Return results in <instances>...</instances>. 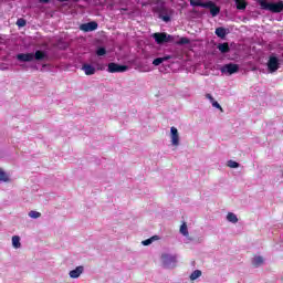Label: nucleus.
Instances as JSON below:
<instances>
[{
    "label": "nucleus",
    "instance_id": "obj_1",
    "mask_svg": "<svg viewBox=\"0 0 283 283\" xmlns=\"http://www.w3.org/2000/svg\"><path fill=\"white\" fill-rule=\"evenodd\" d=\"M258 4L261 10H266L268 12H272L273 14H280L283 12V1H266V0H258Z\"/></svg>",
    "mask_w": 283,
    "mask_h": 283
},
{
    "label": "nucleus",
    "instance_id": "obj_2",
    "mask_svg": "<svg viewBox=\"0 0 283 283\" xmlns=\"http://www.w3.org/2000/svg\"><path fill=\"white\" fill-rule=\"evenodd\" d=\"M153 39L157 45H165V43H175L176 36L168 34L167 32H157L154 33Z\"/></svg>",
    "mask_w": 283,
    "mask_h": 283
},
{
    "label": "nucleus",
    "instance_id": "obj_3",
    "mask_svg": "<svg viewBox=\"0 0 283 283\" xmlns=\"http://www.w3.org/2000/svg\"><path fill=\"white\" fill-rule=\"evenodd\" d=\"M156 14L158 19L164 21V23H170L171 17H174V9L161 6L157 8Z\"/></svg>",
    "mask_w": 283,
    "mask_h": 283
},
{
    "label": "nucleus",
    "instance_id": "obj_4",
    "mask_svg": "<svg viewBox=\"0 0 283 283\" xmlns=\"http://www.w3.org/2000/svg\"><path fill=\"white\" fill-rule=\"evenodd\" d=\"M221 74H228V76H231L233 74H238L240 72V64L235 63H228L220 67Z\"/></svg>",
    "mask_w": 283,
    "mask_h": 283
},
{
    "label": "nucleus",
    "instance_id": "obj_5",
    "mask_svg": "<svg viewBox=\"0 0 283 283\" xmlns=\"http://www.w3.org/2000/svg\"><path fill=\"white\" fill-rule=\"evenodd\" d=\"M266 65L269 72L273 74L274 72H277L280 70V65H282V63L280 62V59L276 55L272 54L270 55Z\"/></svg>",
    "mask_w": 283,
    "mask_h": 283
},
{
    "label": "nucleus",
    "instance_id": "obj_6",
    "mask_svg": "<svg viewBox=\"0 0 283 283\" xmlns=\"http://www.w3.org/2000/svg\"><path fill=\"white\" fill-rule=\"evenodd\" d=\"M127 70H129V66H127L125 64H118L115 62H111L107 65V72H109V74L127 72Z\"/></svg>",
    "mask_w": 283,
    "mask_h": 283
},
{
    "label": "nucleus",
    "instance_id": "obj_7",
    "mask_svg": "<svg viewBox=\"0 0 283 283\" xmlns=\"http://www.w3.org/2000/svg\"><path fill=\"white\" fill-rule=\"evenodd\" d=\"M161 262H163L165 269H175L178 261L176 260V255L163 254Z\"/></svg>",
    "mask_w": 283,
    "mask_h": 283
},
{
    "label": "nucleus",
    "instance_id": "obj_8",
    "mask_svg": "<svg viewBox=\"0 0 283 283\" xmlns=\"http://www.w3.org/2000/svg\"><path fill=\"white\" fill-rule=\"evenodd\" d=\"M203 8L206 10H210L211 17H218V14H220V7H218V4H216V2L211 0L206 1V4H203Z\"/></svg>",
    "mask_w": 283,
    "mask_h": 283
},
{
    "label": "nucleus",
    "instance_id": "obj_9",
    "mask_svg": "<svg viewBox=\"0 0 283 283\" xmlns=\"http://www.w3.org/2000/svg\"><path fill=\"white\" fill-rule=\"evenodd\" d=\"M80 30H82V32H94L98 30V23L96 21L83 23L80 25Z\"/></svg>",
    "mask_w": 283,
    "mask_h": 283
},
{
    "label": "nucleus",
    "instance_id": "obj_10",
    "mask_svg": "<svg viewBox=\"0 0 283 283\" xmlns=\"http://www.w3.org/2000/svg\"><path fill=\"white\" fill-rule=\"evenodd\" d=\"M170 138L174 147H178V145H180V135L178 134V128L174 126L170 128Z\"/></svg>",
    "mask_w": 283,
    "mask_h": 283
},
{
    "label": "nucleus",
    "instance_id": "obj_11",
    "mask_svg": "<svg viewBox=\"0 0 283 283\" xmlns=\"http://www.w3.org/2000/svg\"><path fill=\"white\" fill-rule=\"evenodd\" d=\"M17 61L20 63H32L33 60V53H19L15 55Z\"/></svg>",
    "mask_w": 283,
    "mask_h": 283
},
{
    "label": "nucleus",
    "instance_id": "obj_12",
    "mask_svg": "<svg viewBox=\"0 0 283 283\" xmlns=\"http://www.w3.org/2000/svg\"><path fill=\"white\" fill-rule=\"evenodd\" d=\"M82 71L86 74V76H94V74H96V67L90 63H84L82 65Z\"/></svg>",
    "mask_w": 283,
    "mask_h": 283
},
{
    "label": "nucleus",
    "instance_id": "obj_13",
    "mask_svg": "<svg viewBox=\"0 0 283 283\" xmlns=\"http://www.w3.org/2000/svg\"><path fill=\"white\" fill-rule=\"evenodd\" d=\"M33 54V61H45L48 53L43 50H36Z\"/></svg>",
    "mask_w": 283,
    "mask_h": 283
},
{
    "label": "nucleus",
    "instance_id": "obj_14",
    "mask_svg": "<svg viewBox=\"0 0 283 283\" xmlns=\"http://www.w3.org/2000/svg\"><path fill=\"white\" fill-rule=\"evenodd\" d=\"M85 271V268L83 265L77 266L76 269L70 271L69 275L73 280H76L77 277H81V274Z\"/></svg>",
    "mask_w": 283,
    "mask_h": 283
},
{
    "label": "nucleus",
    "instance_id": "obj_15",
    "mask_svg": "<svg viewBox=\"0 0 283 283\" xmlns=\"http://www.w3.org/2000/svg\"><path fill=\"white\" fill-rule=\"evenodd\" d=\"M217 50H219L221 54H229V52H231V48L229 46V43H219L217 45Z\"/></svg>",
    "mask_w": 283,
    "mask_h": 283
},
{
    "label": "nucleus",
    "instance_id": "obj_16",
    "mask_svg": "<svg viewBox=\"0 0 283 283\" xmlns=\"http://www.w3.org/2000/svg\"><path fill=\"white\" fill-rule=\"evenodd\" d=\"M229 32H227V30L224 29V27H219L216 29L214 34L216 36H218L219 39H227V34Z\"/></svg>",
    "mask_w": 283,
    "mask_h": 283
},
{
    "label": "nucleus",
    "instance_id": "obj_17",
    "mask_svg": "<svg viewBox=\"0 0 283 283\" xmlns=\"http://www.w3.org/2000/svg\"><path fill=\"white\" fill-rule=\"evenodd\" d=\"M169 59H174V56L165 55L164 57H157L153 61V65H155V67H158V65H160L161 63H165V61H169Z\"/></svg>",
    "mask_w": 283,
    "mask_h": 283
},
{
    "label": "nucleus",
    "instance_id": "obj_18",
    "mask_svg": "<svg viewBox=\"0 0 283 283\" xmlns=\"http://www.w3.org/2000/svg\"><path fill=\"white\" fill-rule=\"evenodd\" d=\"M12 247L13 249H21V237L19 235L12 237Z\"/></svg>",
    "mask_w": 283,
    "mask_h": 283
},
{
    "label": "nucleus",
    "instance_id": "obj_19",
    "mask_svg": "<svg viewBox=\"0 0 283 283\" xmlns=\"http://www.w3.org/2000/svg\"><path fill=\"white\" fill-rule=\"evenodd\" d=\"M228 222H231L232 224H238V216L233 212H229L227 214Z\"/></svg>",
    "mask_w": 283,
    "mask_h": 283
},
{
    "label": "nucleus",
    "instance_id": "obj_20",
    "mask_svg": "<svg viewBox=\"0 0 283 283\" xmlns=\"http://www.w3.org/2000/svg\"><path fill=\"white\" fill-rule=\"evenodd\" d=\"M0 182H10V176L7 175L6 170L0 168Z\"/></svg>",
    "mask_w": 283,
    "mask_h": 283
},
{
    "label": "nucleus",
    "instance_id": "obj_21",
    "mask_svg": "<svg viewBox=\"0 0 283 283\" xmlns=\"http://www.w3.org/2000/svg\"><path fill=\"white\" fill-rule=\"evenodd\" d=\"M237 10H247V0H235Z\"/></svg>",
    "mask_w": 283,
    "mask_h": 283
},
{
    "label": "nucleus",
    "instance_id": "obj_22",
    "mask_svg": "<svg viewBox=\"0 0 283 283\" xmlns=\"http://www.w3.org/2000/svg\"><path fill=\"white\" fill-rule=\"evenodd\" d=\"M206 2H202L200 0H190V6L192 8H205Z\"/></svg>",
    "mask_w": 283,
    "mask_h": 283
},
{
    "label": "nucleus",
    "instance_id": "obj_23",
    "mask_svg": "<svg viewBox=\"0 0 283 283\" xmlns=\"http://www.w3.org/2000/svg\"><path fill=\"white\" fill-rule=\"evenodd\" d=\"M158 239H159L158 235H154L149 239H146V240L142 241V244L144 247H149V244H153L155 242V240H158Z\"/></svg>",
    "mask_w": 283,
    "mask_h": 283
},
{
    "label": "nucleus",
    "instance_id": "obj_24",
    "mask_svg": "<svg viewBox=\"0 0 283 283\" xmlns=\"http://www.w3.org/2000/svg\"><path fill=\"white\" fill-rule=\"evenodd\" d=\"M202 276V271L200 270H195L191 274H190V280L191 282H195V280H198V277Z\"/></svg>",
    "mask_w": 283,
    "mask_h": 283
},
{
    "label": "nucleus",
    "instance_id": "obj_25",
    "mask_svg": "<svg viewBox=\"0 0 283 283\" xmlns=\"http://www.w3.org/2000/svg\"><path fill=\"white\" fill-rule=\"evenodd\" d=\"M93 66L95 67V72H103L105 71L106 65L104 63L101 62H93Z\"/></svg>",
    "mask_w": 283,
    "mask_h": 283
},
{
    "label": "nucleus",
    "instance_id": "obj_26",
    "mask_svg": "<svg viewBox=\"0 0 283 283\" xmlns=\"http://www.w3.org/2000/svg\"><path fill=\"white\" fill-rule=\"evenodd\" d=\"M264 263V259L262 256H254L252 260L253 266H261Z\"/></svg>",
    "mask_w": 283,
    "mask_h": 283
},
{
    "label": "nucleus",
    "instance_id": "obj_27",
    "mask_svg": "<svg viewBox=\"0 0 283 283\" xmlns=\"http://www.w3.org/2000/svg\"><path fill=\"white\" fill-rule=\"evenodd\" d=\"M95 54L97 56H105V54H107V49H105V46H98L95 51Z\"/></svg>",
    "mask_w": 283,
    "mask_h": 283
},
{
    "label": "nucleus",
    "instance_id": "obj_28",
    "mask_svg": "<svg viewBox=\"0 0 283 283\" xmlns=\"http://www.w3.org/2000/svg\"><path fill=\"white\" fill-rule=\"evenodd\" d=\"M15 25H18V28H25V25H28V20L19 18L15 22Z\"/></svg>",
    "mask_w": 283,
    "mask_h": 283
},
{
    "label": "nucleus",
    "instance_id": "obj_29",
    "mask_svg": "<svg viewBox=\"0 0 283 283\" xmlns=\"http://www.w3.org/2000/svg\"><path fill=\"white\" fill-rule=\"evenodd\" d=\"M180 234L185 235V238H187V235H189V230L187 229V223H182L180 227Z\"/></svg>",
    "mask_w": 283,
    "mask_h": 283
},
{
    "label": "nucleus",
    "instance_id": "obj_30",
    "mask_svg": "<svg viewBox=\"0 0 283 283\" xmlns=\"http://www.w3.org/2000/svg\"><path fill=\"white\" fill-rule=\"evenodd\" d=\"M191 41L188 38H180L177 45H189Z\"/></svg>",
    "mask_w": 283,
    "mask_h": 283
},
{
    "label": "nucleus",
    "instance_id": "obj_31",
    "mask_svg": "<svg viewBox=\"0 0 283 283\" xmlns=\"http://www.w3.org/2000/svg\"><path fill=\"white\" fill-rule=\"evenodd\" d=\"M228 167H230V169H238V167H240V164L238 161L234 160H228Z\"/></svg>",
    "mask_w": 283,
    "mask_h": 283
},
{
    "label": "nucleus",
    "instance_id": "obj_32",
    "mask_svg": "<svg viewBox=\"0 0 283 283\" xmlns=\"http://www.w3.org/2000/svg\"><path fill=\"white\" fill-rule=\"evenodd\" d=\"M29 218H33L34 220H36V218H41V212L31 210L29 212Z\"/></svg>",
    "mask_w": 283,
    "mask_h": 283
},
{
    "label": "nucleus",
    "instance_id": "obj_33",
    "mask_svg": "<svg viewBox=\"0 0 283 283\" xmlns=\"http://www.w3.org/2000/svg\"><path fill=\"white\" fill-rule=\"evenodd\" d=\"M211 104H212V107H216V109H222V106H220V103H218V101H213V102H211Z\"/></svg>",
    "mask_w": 283,
    "mask_h": 283
},
{
    "label": "nucleus",
    "instance_id": "obj_34",
    "mask_svg": "<svg viewBox=\"0 0 283 283\" xmlns=\"http://www.w3.org/2000/svg\"><path fill=\"white\" fill-rule=\"evenodd\" d=\"M206 98H208V101H210V103L214 102L216 99L213 98V96L211 94H206Z\"/></svg>",
    "mask_w": 283,
    "mask_h": 283
},
{
    "label": "nucleus",
    "instance_id": "obj_35",
    "mask_svg": "<svg viewBox=\"0 0 283 283\" xmlns=\"http://www.w3.org/2000/svg\"><path fill=\"white\" fill-rule=\"evenodd\" d=\"M60 3H65V2H67V1H70V0H57Z\"/></svg>",
    "mask_w": 283,
    "mask_h": 283
},
{
    "label": "nucleus",
    "instance_id": "obj_36",
    "mask_svg": "<svg viewBox=\"0 0 283 283\" xmlns=\"http://www.w3.org/2000/svg\"><path fill=\"white\" fill-rule=\"evenodd\" d=\"M137 1V3H140V1H143V0H136Z\"/></svg>",
    "mask_w": 283,
    "mask_h": 283
},
{
    "label": "nucleus",
    "instance_id": "obj_37",
    "mask_svg": "<svg viewBox=\"0 0 283 283\" xmlns=\"http://www.w3.org/2000/svg\"><path fill=\"white\" fill-rule=\"evenodd\" d=\"M282 178H283V172H282Z\"/></svg>",
    "mask_w": 283,
    "mask_h": 283
}]
</instances>
